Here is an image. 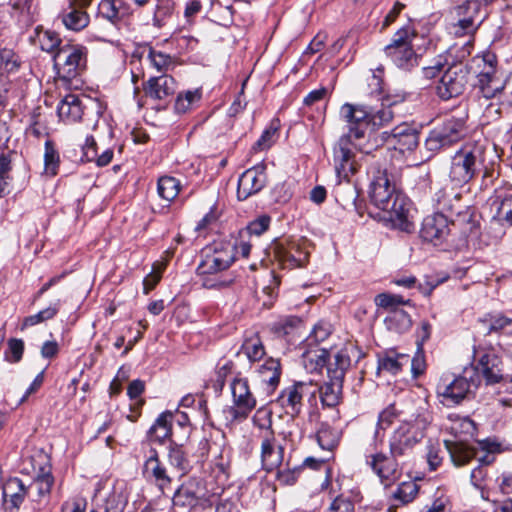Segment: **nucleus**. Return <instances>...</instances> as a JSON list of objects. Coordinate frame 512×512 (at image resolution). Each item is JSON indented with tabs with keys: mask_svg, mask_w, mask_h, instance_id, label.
I'll use <instances>...</instances> for the list:
<instances>
[{
	"mask_svg": "<svg viewBox=\"0 0 512 512\" xmlns=\"http://www.w3.org/2000/svg\"><path fill=\"white\" fill-rule=\"evenodd\" d=\"M451 430L457 434H464L465 436H474L476 431L475 423L470 418H462L459 421L455 422L451 427Z\"/></svg>",
	"mask_w": 512,
	"mask_h": 512,
	"instance_id": "nucleus-59",
	"label": "nucleus"
},
{
	"mask_svg": "<svg viewBox=\"0 0 512 512\" xmlns=\"http://www.w3.org/2000/svg\"><path fill=\"white\" fill-rule=\"evenodd\" d=\"M489 332L512 333V312L491 317Z\"/></svg>",
	"mask_w": 512,
	"mask_h": 512,
	"instance_id": "nucleus-51",
	"label": "nucleus"
},
{
	"mask_svg": "<svg viewBox=\"0 0 512 512\" xmlns=\"http://www.w3.org/2000/svg\"><path fill=\"white\" fill-rule=\"evenodd\" d=\"M29 490L17 477L8 479L3 485V506L6 512H17Z\"/></svg>",
	"mask_w": 512,
	"mask_h": 512,
	"instance_id": "nucleus-19",
	"label": "nucleus"
},
{
	"mask_svg": "<svg viewBox=\"0 0 512 512\" xmlns=\"http://www.w3.org/2000/svg\"><path fill=\"white\" fill-rule=\"evenodd\" d=\"M205 484L201 478L190 477L175 491L172 503L174 507L190 510L205 497Z\"/></svg>",
	"mask_w": 512,
	"mask_h": 512,
	"instance_id": "nucleus-16",
	"label": "nucleus"
},
{
	"mask_svg": "<svg viewBox=\"0 0 512 512\" xmlns=\"http://www.w3.org/2000/svg\"><path fill=\"white\" fill-rule=\"evenodd\" d=\"M418 490L419 487L416 483L411 481L402 482L393 493V497L400 504L405 505L412 502L416 498Z\"/></svg>",
	"mask_w": 512,
	"mask_h": 512,
	"instance_id": "nucleus-44",
	"label": "nucleus"
},
{
	"mask_svg": "<svg viewBox=\"0 0 512 512\" xmlns=\"http://www.w3.org/2000/svg\"><path fill=\"white\" fill-rule=\"evenodd\" d=\"M128 498L123 492L114 491L106 500L105 512H124Z\"/></svg>",
	"mask_w": 512,
	"mask_h": 512,
	"instance_id": "nucleus-54",
	"label": "nucleus"
},
{
	"mask_svg": "<svg viewBox=\"0 0 512 512\" xmlns=\"http://www.w3.org/2000/svg\"><path fill=\"white\" fill-rule=\"evenodd\" d=\"M39 43L40 47L43 51L49 53H55L60 46H62V41L59 35L50 30H46L39 34Z\"/></svg>",
	"mask_w": 512,
	"mask_h": 512,
	"instance_id": "nucleus-50",
	"label": "nucleus"
},
{
	"mask_svg": "<svg viewBox=\"0 0 512 512\" xmlns=\"http://www.w3.org/2000/svg\"><path fill=\"white\" fill-rule=\"evenodd\" d=\"M165 269V263H154L152 272L143 280L144 293L148 294L161 279V273Z\"/></svg>",
	"mask_w": 512,
	"mask_h": 512,
	"instance_id": "nucleus-57",
	"label": "nucleus"
},
{
	"mask_svg": "<svg viewBox=\"0 0 512 512\" xmlns=\"http://www.w3.org/2000/svg\"><path fill=\"white\" fill-rule=\"evenodd\" d=\"M409 362V356L389 352L378 360V370L397 374Z\"/></svg>",
	"mask_w": 512,
	"mask_h": 512,
	"instance_id": "nucleus-34",
	"label": "nucleus"
},
{
	"mask_svg": "<svg viewBox=\"0 0 512 512\" xmlns=\"http://www.w3.org/2000/svg\"><path fill=\"white\" fill-rule=\"evenodd\" d=\"M477 387L478 383L472 377L468 379L466 376H458L451 379L448 376H444L439 380L436 392L441 398V402L451 407L470 398Z\"/></svg>",
	"mask_w": 512,
	"mask_h": 512,
	"instance_id": "nucleus-11",
	"label": "nucleus"
},
{
	"mask_svg": "<svg viewBox=\"0 0 512 512\" xmlns=\"http://www.w3.org/2000/svg\"><path fill=\"white\" fill-rule=\"evenodd\" d=\"M240 351L243 352L251 362L259 361L265 355L264 346L257 334L246 337Z\"/></svg>",
	"mask_w": 512,
	"mask_h": 512,
	"instance_id": "nucleus-39",
	"label": "nucleus"
},
{
	"mask_svg": "<svg viewBox=\"0 0 512 512\" xmlns=\"http://www.w3.org/2000/svg\"><path fill=\"white\" fill-rule=\"evenodd\" d=\"M265 168L262 165L251 167L244 171L238 180L237 197L246 200L262 190L266 183Z\"/></svg>",
	"mask_w": 512,
	"mask_h": 512,
	"instance_id": "nucleus-18",
	"label": "nucleus"
},
{
	"mask_svg": "<svg viewBox=\"0 0 512 512\" xmlns=\"http://www.w3.org/2000/svg\"><path fill=\"white\" fill-rule=\"evenodd\" d=\"M480 6V2L477 0H467L455 8L456 17L467 20H481L479 15Z\"/></svg>",
	"mask_w": 512,
	"mask_h": 512,
	"instance_id": "nucleus-47",
	"label": "nucleus"
},
{
	"mask_svg": "<svg viewBox=\"0 0 512 512\" xmlns=\"http://www.w3.org/2000/svg\"><path fill=\"white\" fill-rule=\"evenodd\" d=\"M351 365L348 348L338 350L332 357L328 355L326 370L328 379L344 381L345 374Z\"/></svg>",
	"mask_w": 512,
	"mask_h": 512,
	"instance_id": "nucleus-26",
	"label": "nucleus"
},
{
	"mask_svg": "<svg viewBox=\"0 0 512 512\" xmlns=\"http://www.w3.org/2000/svg\"><path fill=\"white\" fill-rule=\"evenodd\" d=\"M143 474L146 479L152 481L161 490L169 486L172 481L155 449L150 450V455L144 464Z\"/></svg>",
	"mask_w": 512,
	"mask_h": 512,
	"instance_id": "nucleus-21",
	"label": "nucleus"
},
{
	"mask_svg": "<svg viewBox=\"0 0 512 512\" xmlns=\"http://www.w3.org/2000/svg\"><path fill=\"white\" fill-rule=\"evenodd\" d=\"M483 149L474 143H466L451 157L449 179L456 186L470 182L482 163Z\"/></svg>",
	"mask_w": 512,
	"mask_h": 512,
	"instance_id": "nucleus-7",
	"label": "nucleus"
},
{
	"mask_svg": "<svg viewBox=\"0 0 512 512\" xmlns=\"http://www.w3.org/2000/svg\"><path fill=\"white\" fill-rule=\"evenodd\" d=\"M172 418L173 415L171 412H163L159 415L155 423L149 429V437L152 441L162 443L171 435Z\"/></svg>",
	"mask_w": 512,
	"mask_h": 512,
	"instance_id": "nucleus-33",
	"label": "nucleus"
},
{
	"mask_svg": "<svg viewBox=\"0 0 512 512\" xmlns=\"http://www.w3.org/2000/svg\"><path fill=\"white\" fill-rule=\"evenodd\" d=\"M469 78V70L462 64L448 67L441 76L437 87V95L442 100H450L463 94Z\"/></svg>",
	"mask_w": 512,
	"mask_h": 512,
	"instance_id": "nucleus-13",
	"label": "nucleus"
},
{
	"mask_svg": "<svg viewBox=\"0 0 512 512\" xmlns=\"http://www.w3.org/2000/svg\"><path fill=\"white\" fill-rule=\"evenodd\" d=\"M233 406L229 412L233 419L246 418L256 407V398L250 391L246 378L235 376L230 385Z\"/></svg>",
	"mask_w": 512,
	"mask_h": 512,
	"instance_id": "nucleus-14",
	"label": "nucleus"
},
{
	"mask_svg": "<svg viewBox=\"0 0 512 512\" xmlns=\"http://www.w3.org/2000/svg\"><path fill=\"white\" fill-rule=\"evenodd\" d=\"M302 324V320L297 316H286L279 319L272 326L273 332L279 336L284 337L292 334Z\"/></svg>",
	"mask_w": 512,
	"mask_h": 512,
	"instance_id": "nucleus-42",
	"label": "nucleus"
},
{
	"mask_svg": "<svg viewBox=\"0 0 512 512\" xmlns=\"http://www.w3.org/2000/svg\"><path fill=\"white\" fill-rule=\"evenodd\" d=\"M88 50L80 44L65 43L53 55L58 77L69 82L80 76L87 67Z\"/></svg>",
	"mask_w": 512,
	"mask_h": 512,
	"instance_id": "nucleus-8",
	"label": "nucleus"
},
{
	"mask_svg": "<svg viewBox=\"0 0 512 512\" xmlns=\"http://www.w3.org/2000/svg\"><path fill=\"white\" fill-rule=\"evenodd\" d=\"M390 454L375 452L366 456V464L377 475L380 482L388 487L395 483L401 476V470L397 459Z\"/></svg>",
	"mask_w": 512,
	"mask_h": 512,
	"instance_id": "nucleus-15",
	"label": "nucleus"
},
{
	"mask_svg": "<svg viewBox=\"0 0 512 512\" xmlns=\"http://www.w3.org/2000/svg\"><path fill=\"white\" fill-rule=\"evenodd\" d=\"M180 191V181L172 176H162L158 179L157 192L158 195L170 202L174 200Z\"/></svg>",
	"mask_w": 512,
	"mask_h": 512,
	"instance_id": "nucleus-38",
	"label": "nucleus"
},
{
	"mask_svg": "<svg viewBox=\"0 0 512 512\" xmlns=\"http://www.w3.org/2000/svg\"><path fill=\"white\" fill-rule=\"evenodd\" d=\"M482 20L460 19L457 18L456 23L452 25V33L457 37L465 35H473L481 25Z\"/></svg>",
	"mask_w": 512,
	"mask_h": 512,
	"instance_id": "nucleus-48",
	"label": "nucleus"
},
{
	"mask_svg": "<svg viewBox=\"0 0 512 512\" xmlns=\"http://www.w3.org/2000/svg\"><path fill=\"white\" fill-rule=\"evenodd\" d=\"M17 153L13 150H8L6 153L0 154V180L9 178V172L12 169V161Z\"/></svg>",
	"mask_w": 512,
	"mask_h": 512,
	"instance_id": "nucleus-60",
	"label": "nucleus"
},
{
	"mask_svg": "<svg viewBox=\"0 0 512 512\" xmlns=\"http://www.w3.org/2000/svg\"><path fill=\"white\" fill-rule=\"evenodd\" d=\"M235 365L231 360H221L216 367V380L214 387L218 391H222L226 378L233 374Z\"/></svg>",
	"mask_w": 512,
	"mask_h": 512,
	"instance_id": "nucleus-49",
	"label": "nucleus"
},
{
	"mask_svg": "<svg viewBox=\"0 0 512 512\" xmlns=\"http://www.w3.org/2000/svg\"><path fill=\"white\" fill-rule=\"evenodd\" d=\"M493 206L496 209L493 219L512 226V192L497 196Z\"/></svg>",
	"mask_w": 512,
	"mask_h": 512,
	"instance_id": "nucleus-35",
	"label": "nucleus"
},
{
	"mask_svg": "<svg viewBox=\"0 0 512 512\" xmlns=\"http://www.w3.org/2000/svg\"><path fill=\"white\" fill-rule=\"evenodd\" d=\"M398 415H399L398 411L394 405H389L387 408H385L379 414L378 422H377V430L375 432V436L378 437L380 429H382V430L387 429L394 422V420L398 417Z\"/></svg>",
	"mask_w": 512,
	"mask_h": 512,
	"instance_id": "nucleus-56",
	"label": "nucleus"
},
{
	"mask_svg": "<svg viewBox=\"0 0 512 512\" xmlns=\"http://www.w3.org/2000/svg\"><path fill=\"white\" fill-rule=\"evenodd\" d=\"M418 138V132L413 128L398 140H393V142L389 145L393 146L395 149L400 150L401 152H405L406 150L411 151L417 147Z\"/></svg>",
	"mask_w": 512,
	"mask_h": 512,
	"instance_id": "nucleus-53",
	"label": "nucleus"
},
{
	"mask_svg": "<svg viewBox=\"0 0 512 512\" xmlns=\"http://www.w3.org/2000/svg\"><path fill=\"white\" fill-rule=\"evenodd\" d=\"M261 415L265 418L264 422L258 425L261 430V462L265 470L272 471L281 465L284 448L276 443L275 434L272 430L271 412L259 409L254 419L255 423Z\"/></svg>",
	"mask_w": 512,
	"mask_h": 512,
	"instance_id": "nucleus-10",
	"label": "nucleus"
},
{
	"mask_svg": "<svg viewBox=\"0 0 512 512\" xmlns=\"http://www.w3.org/2000/svg\"><path fill=\"white\" fill-rule=\"evenodd\" d=\"M270 223H271L270 216H268L266 214L260 215L259 217H257L256 219H254L253 221H251L248 224L247 230H248L249 234L260 236L268 230Z\"/></svg>",
	"mask_w": 512,
	"mask_h": 512,
	"instance_id": "nucleus-58",
	"label": "nucleus"
},
{
	"mask_svg": "<svg viewBox=\"0 0 512 512\" xmlns=\"http://www.w3.org/2000/svg\"><path fill=\"white\" fill-rule=\"evenodd\" d=\"M202 97L201 89L188 90L180 93L175 102V110L177 113H186L196 106Z\"/></svg>",
	"mask_w": 512,
	"mask_h": 512,
	"instance_id": "nucleus-40",
	"label": "nucleus"
},
{
	"mask_svg": "<svg viewBox=\"0 0 512 512\" xmlns=\"http://www.w3.org/2000/svg\"><path fill=\"white\" fill-rule=\"evenodd\" d=\"M326 512H354V503L341 495L332 501Z\"/></svg>",
	"mask_w": 512,
	"mask_h": 512,
	"instance_id": "nucleus-61",
	"label": "nucleus"
},
{
	"mask_svg": "<svg viewBox=\"0 0 512 512\" xmlns=\"http://www.w3.org/2000/svg\"><path fill=\"white\" fill-rule=\"evenodd\" d=\"M444 444L456 467H462L476 457L475 449L466 443L465 438L459 437L456 440H445Z\"/></svg>",
	"mask_w": 512,
	"mask_h": 512,
	"instance_id": "nucleus-25",
	"label": "nucleus"
},
{
	"mask_svg": "<svg viewBox=\"0 0 512 512\" xmlns=\"http://www.w3.org/2000/svg\"><path fill=\"white\" fill-rule=\"evenodd\" d=\"M44 165L46 174L50 176H55L57 174L59 154L54 143L49 139L45 141Z\"/></svg>",
	"mask_w": 512,
	"mask_h": 512,
	"instance_id": "nucleus-43",
	"label": "nucleus"
},
{
	"mask_svg": "<svg viewBox=\"0 0 512 512\" xmlns=\"http://www.w3.org/2000/svg\"><path fill=\"white\" fill-rule=\"evenodd\" d=\"M432 202L436 209L435 213L447 215L448 218L453 217L454 213L462 208L460 194L448 187L438 189L432 197Z\"/></svg>",
	"mask_w": 512,
	"mask_h": 512,
	"instance_id": "nucleus-23",
	"label": "nucleus"
},
{
	"mask_svg": "<svg viewBox=\"0 0 512 512\" xmlns=\"http://www.w3.org/2000/svg\"><path fill=\"white\" fill-rule=\"evenodd\" d=\"M480 69L477 74V86L483 97L491 99L501 94L506 81L498 75L497 56L491 51H485L475 58Z\"/></svg>",
	"mask_w": 512,
	"mask_h": 512,
	"instance_id": "nucleus-9",
	"label": "nucleus"
},
{
	"mask_svg": "<svg viewBox=\"0 0 512 512\" xmlns=\"http://www.w3.org/2000/svg\"><path fill=\"white\" fill-rule=\"evenodd\" d=\"M235 260V252L231 246L206 252L197 267V273L202 277V285L208 289H222L233 283L232 278L217 276L228 269Z\"/></svg>",
	"mask_w": 512,
	"mask_h": 512,
	"instance_id": "nucleus-5",
	"label": "nucleus"
},
{
	"mask_svg": "<svg viewBox=\"0 0 512 512\" xmlns=\"http://www.w3.org/2000/svg\"><path fill=\"white\" fill-rule=\"evenodd\" d=\"M331 334V325L325 321L317 322L310 335L306 339L307 346L311 347L315 345L318 347V344L325 341L329 335Z\"/></svg>",
	"mask_w": 512,
	"mask_h": 512,
	"instance_id": "nucleus-45",
	"label": "nucleus"
},
{
	"mask_svg": "<svg viewBox=\"0 0 512 512\" xmlns=\"http://www.w3.org/2000/svg\"><path fill=\"white\" fill-rule=\"evenodd\" d=\"M318 391L317 384L313 382L298 381L283 389L277 398L279 405L287 415L298 416L303 408L304 398L315 400Z\"/></svg>",
	"mask_w": 512,
	"mask_h": 512,
	"instance_id": "nucleus-12",
	"label": "nucleus"
},
{
	"mask_svg": "<svg viewBox=\"0 0 512 512\" xmlns=\"http://www.w3.org/2000/svg\"><path fill=\"white\" fill-rule=\"evenodd\" d=\"M416 37L415 28L407 24L397 30L391 42L385 46V56L398 69L411 71L419 66L421 54L414 48Z\"/></svg>",
	"mask_w": 512,
	"mask_h": 512,
	"instance_id": "nucleus-4",
	"label": "nucleus"
},
{
	"mask_svg": "<svg viewBox=\"0 0 512 512\" xmlns=\"http://www.w3.org/2000/svg\"><path fill=\"white\" fill-rule=\"evenodd\" d=\"M63 25L72 31H80L88 26L90 18L86 11L76 7L73 3L60 14Z\"/></svg>",
	"mask_w": 512,
	"mask_h": 512,
	"instance_id": "nucleus-29",
	"label": "nucleus"
},
{
	"mask_svg": "<svg viewBox=\"0 0 512 512\" xmlns=\"http://www.w3.org/2000/svg\"><path fill=\"white\" fill-rule=\"evenodd\" d=\"M176 88V81L167 74L151 77L143 86L145 94L155 100H164L172 96Z\"/></svg>",
	"mask_w": 512,
	"mask_h": 512,
	"instance_id": "nucleus-22",
	"label": "nucleus"
},
{
	"mask_svg": "<svg viewBox=\"0 0 512 512\" xmlns=\"http://www.w3.org/2000/svg\"><path fill=\"white\" fill-rule=\"evenodd\" d=\"M333 193L337 202L345 209H357L358 190L350 181V177L339 179L334 186Z\"/></svg>",
	"mask_w": 512,
	"mask_h": 512,
	"instance_id": "nucleus-27",
	"label": "nucleus"
},
{
	"mask_svg": "<svg viewBox=\"0 0 512 512\" xmlns=\"http://www.w3.org/2000/svg\"><path fill=\"white\" fill-rule=\"evenodd\" d=\"M343 381L328 379L322 386L318 387L317 393L323 405L327 407L336 406L341 399Z\"/></svg>",
	"mask_w": 512,
	"mask_h": 512,
	"instance_id": "nucleus-31",
	"label": "nucleus"
},
{
	"mask_svg": "<svg viewBox=\"0 0 512 512\" xmlns=\"http://www.w3.org/2000/svg\"><path fill=\"white\" fill-rule=\"evenodd\" d=\"M502 362L493 352H485L480 355L475 364V372L481 374L487 384H495L502 380Z\"/></svg>",
	"mask_w": 512,
	"mask_h": 512,
	"instance_id": "nucleus-20",
	"label": "nucleus"
},
{
	"mask_svg": "<svg viewBox=\"0 0 512 512\" xmlns=\"http://www.w3.org/2000/svg\"><path fill=\"white\" fill-rule=\"evenodd\" d=\"M454 215L455 218L450 217L451 226L460 228L463 235L468 236L477 228L473 213L469 209L462 211L461 208H459Z\"/></svg>",
	"mask_w": 512,
	"mask_h": 512,
	"instance_id": "nucleus-36",
	"label": "nucleus"
},
{
	"mask_svg": "<svg viewBox=\"0 0 512 512\" xmlns=\"http://www.w3.org/2000/svg\"><path fill=\"white\" fill-rule=\"evenodd\" d=\"M24 342L21 339L12 338L8 341V351L5 352V360L10 363H18L23 356Z\"/></svg>",
	"mask_w": 512,
	"mask_h": 512,
	"instance_id": "nucleus-55",
	"label": "nucleus"
},
{
	"mask_svg": "<svg viewBox=\"0 0 512 512\" xmlns=\"http://www.w3.org/2000/svg\"><path fill=\"white\" fill-rule=\"evenodd\" d=\"M59 118L66 123L77 122L83 115V106L79 96L66 95L57 108Z\"/></svg>",
	"mask_w": 512,
	"mask_h": 512,
	"instance_id": "nucleus-28",
	"label": "nucleus"
},
{
	"mask_svg": "<svg viewBox=\"0 0 512 512\" xmlns=\"http://www.w3.org/2000/svg\"><path fill=\"white\" fill-rule=\"evenodd\" d=\"M148 60L153 68L163 74L175 67V61L170 55L153 49L149 50Z\"/></svg>",
	"mask_w": 512,
	"mask_h": 512,
	"instance_id": "nucleus-41",
	"label": "nucleus"
},
{
	"mask_svg": "<svg viewBox=\"0 0 512 512\" xmlns=\"http://www.w3.org/2000/svg\"><path fill=\"white\" fill-rule=\"evenodd\" d=\"M82 160L93 161L97 157L96 141L93 136H87L84 145L82 146Z\"/></svg>",
	"mask_w": 512,
	"mask_h": 512,
	"instance_id": "nucleus-63",
	"label": "nucleus"
},
{
	"mask_svg": "<svg viewBox=\"0 0 512 512\" xmlns=\"http://www.w3.org/2000/svg\"><path fill=\"white\" fill-rule=\"evenodd\" d=\"M370 199L380 210L379 217L394 229L411 233L415 230L412 203L397 188L396 176L387 168L372 167Z\"/></svg>",
	"mask_w": 512,
	"mask_h": 512,
	"instance_id": "nucleus-2",
	"label": "nucleus"
},
{
	"mask_svg": "<svg viewBox=\"0 0 512 512\" xmlns=\"http://www.w3.org/2000/svg\"><path fill=\"white\" fill-rule=\"evenodd\" d=\"M260 380L267 385L269 392L274 391L278 386L281 376V365L279 360L269 358L258 369Z\"/></svg>",
	"mask_w": 512,
	"mask_h": 512,
	"instance_id": "nucleus-30",
	"label": "nucleus"
},
{
	"mask_svg": "<svg viewBox=\"0 0 512 512\" xmlns=\"http://www.w3.org/2000/svg\"><path fill=\"white\" fill-rule=\"evenodd\" d=\"M19 58L13 50H0V74H10L19 68Z\"/></svg>",
	"mask_w": 512,
	"mask_h": 512,
	"instance_id": "nucleus-46",
	"label": "nucleus"
},
{
	"mask_svg": "<svg viewBox=\"0 0 512 512\" xmlns=\"http://www.w3.org/2000/svg\"><path fill=\"white\" fill-rule=\"evenodd\" d=\"M340 434L337 429L332 428L327 423H322L317 432V441L320 447L327 451H332L339 442Z\"/></svg>",
	"mask_w": 512,
	"mask_h": 512,
	"instance_id": "nucleus-37",
	"label": "nucleus"
},
{
	"mask_svg": "<svg viewBox=\"0 0 512 512\" xmlns=\"http://www.w3.org/2000/svg\"><path fill=\"white\" fill-rule=\"evenodd\" d=\"M449 233L450 227L447 215L434 213L424 218L420 230V236L424 241L438 245Z\"/></svg>",
	"mask_w": 512,
	"mask_h": 512,
	"instance_id": "nucleus-17",
	"label": "nucleus"
},
{
	"mask_svg": "<svg viewBox=\"0 0 512 512\" xmlns=\"http://www.w3.org/2000/svg\"><path fill=\"white\" fill-rule=\"evenodd\" d=\"M467 115L446 116L429 132L425 148L436 153L461 141L467 134Z\"/></svg>",
	"mask_w": 512,
	"mask_h": 512,
	"instance_id": "nucleus-6",
	"label": "nucleus"
},
{
	"mask_svg": "<svg viewBox=\"0 0 512 512\" xmlns=\"http://www.w3.org/2000/svg\"><path fill=\"white\" fill-rule=\"evenodd\" d=\"M53 485V477L51 474H43L36 478L33 486L37 489L39 497L46 496L50 493Z\"/></svg>",
	"mask_w": 512,
	"mask_h": 512,
	"instance_id": "nucleus-62",
	"label": "nucleus"
},
{
	"mask_svg": "<svg viewBox=\"0 0 512 512\" xmlns=\"http://www.w3.org/2000/svg\"><path fill=\"white\" fill-rule=\"evenodd\" d=\"M412 129L413 128L409 124L402 123V124L396 126L395 128H393L391 131L384 132L383 133L384 139L388 144H390L393 142V140H398L402 136L406 135V133H408Z\"/></svg>",
	"mask_w": 512,
	"mask_h": 512,
	"instance_id": "nucleus-64",
	"label": "nucleus"
},
{
	"mask_svg": "<svg viewBox=\"0 0 512 512\" xmlns=\"http://www.w3.org/2000/svg\"><path fill=\"white\" fill-rule=\"evenodd\" d=\"M168 459L171 465L176 468L186 471L189 468V461L183 450L179 445H171L168 453Z\"/></svg>",
	"mask_w": 512,
	"mask_h": 512,
	"instance_id": "nucleus-52",
	"label": "nucleus"
},
{
	"mask_svg": "<svg viewBox=\"0 0 512 512\" xmlns=\"http://www.w3.org/2000/svg\"><path fill=\"white\" fill-rule=\"evenodd\" d=\"M432 420L431 412L423 410L415 417L400 422L389 437L390 454L394 457L410 455L414 447L425 437Z\"/></svg>",
	"mask_w": 512,
	"mask_h": 512,
	"instance_id": "nucleus-3",
	"label": "nucleus"
},
{
	"mask_svg": "<svg viewBox=\"0 0 512 512\" xmlns=\"http://www.w3.org/2000/svg\"><path fill=\"white\" fill-rule=\"evenodd\" d=\"M131 14L124 0H101L98 4V16L116 25Z\"/></svg>",
	"mask_w": 512,
	"mask_h": 512,
	"instance_id": "nucleus-24",
	"label": "nucleus"
},
{
	"mask_svg": "<svg viewBox=\"0 0 512 512\" xmlns=\"http://www.w3.org/2000/svg\"><path fill=\"white\" fill-rule=\"evenodd\" d=\"M327 357L328 350L326 348L311 347L302 354L303 365L308 372H317L325 367Z\"/></svg>",
	"mask_w": 512,
	"mask_h": 512,
	"instance_id": "nucleus-32",
	"label": "nucleus"
},
{
	"mask_svg": "<svg viewBox=\"0 0 512 512\" xmlns=\"http://www.w3.org/2000/svg\"><path fill=\"white\" fill-rule=\"evenodd\" d=\"M404 95H386L379 106L353 105L345 103L340 109L341 118L347 123L348 133L338 140L333 149V162L336 177H350L358 170L352 139H362L368 131L389 124L394 118L393 108L402 104Z\"/></svg>",
	"mask_w": 512,
	"mask_h": 512,
	"instance_id": "nucleus-1",
	"label": "nucleus"
}]
</instances>
